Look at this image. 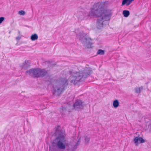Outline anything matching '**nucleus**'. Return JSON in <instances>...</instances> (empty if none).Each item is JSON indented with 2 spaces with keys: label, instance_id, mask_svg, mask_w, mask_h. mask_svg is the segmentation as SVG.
Masks as SVG:
<instances>
[{
  "label": "nucleus",
  "instance_id": "17",
  "mask_svg": "<svg viewBox=\"0 0 151 151\" xmlns=\"http://www.w3.org/2000/svg\"><path fill=\"white\" fill-rule=\"evenodd\" d=\"M90 140V138L89 137H86L85 138V142L86 143H88Z\"/></svg>",
  "mask_w": 151,
  "mask_h": 151
},
{
  "label": "nucleus",
  "instance_id": "12",
  "mask_svg": "<svg viewBox=\"0 0 151 151\" xmlns=\"http://www.w3.org/2000/svg\"><path fill=\"white\" fill-rule=\"evenodd\" d=\"M38 36L37 34H35L32 35L31 37V39L32 41H35L38 39Z\"/></svg>",
  "mask_w": 151,
  "mask_h": 151
},
{
  "label": "nucleus",
  "instance_id": "22",
  "mask_svg": "<svg viewBox=\"0 0 151 151\" xmlns=\"http://www.w3.org/2000/svg\"><path fill=\"white\" fill-rule=\"evenodd\" d=\"M107 25H109V23H108V24H107Z\"/></svg>",
  "mask_w": 151,
  "mask_h": 151
},
{
  "label": "nucleus",
  "instance_id": "21",
  "mask_svg": "<svg viewBox=\"0 0 151 151\" xmlns=\"http://www.w3.org/2000/svg\"><path fill=\"white\" fill-rule=\"evenodd\" d=\"M25 66H22V68H25Z\"/></svg>",
  "mask_w": 151,
  "mask_h": 151
},
{
  "label": "nucleus",
  "instance_id": "8",
  "mask_svg": "<svg viewBox=\"0 0 151 151\" xmlns=\"http://www.w3.org/2000/svg\"><path fill=\"white\" fill-rule=\"evenodd\" d=\"M112 12L111 10H104V21H109L112 15Z\"/></svg>",
  "mask_w": 151,
  "mask_h": 151
},
{
  "label": "nucleus",
  "instance_id": "1",
  "mask_svg": "<svg viewBox=\"0 0 151 151\" xmlns=\"http://www.w3.org/2000/svg\"><path fill=\"white\" fill-rule=\"evenodd\" d=\"M53 135L57 137L53 142V147L50 148V151H60V150H65L69 146V143L65 137L64 131L56 129Z\"/></svg>",
  "mask_w": 151,
  "mask_h": 151
},
{
  "label": "nucleus",
  "instance_id": "2",
  "mask_svg": "<svg viewBox=\"0 0 151 151\" xmlns=\"http://www.w3.org/2000/svg\"><path fill=\"white\" fill-rule=\"evenodd\" d=\"M88 16L91 18L98 17L97 22V27L99 29L102 28L104 22V3L95 4L91 8Z\"/></svg>",
  "mask_w": 151,
  "mask_h": 151
},
{
  "label": "nucleus",
  "instance_id": "10",
  "mask_svg": "<svg viewBox=\"0 0 151 151\" xmlns=\"http://www.w3.org/2000/svg\"><path fill=\"white\" fill-rule=\"evenodd\" d=\"M134 0H123L122 3V5L123 6L126 4L127 6H128Z\"/></svg>",
  "mask_w": 151,
  "mask_h": 151
},
{
  "label": "nucleus",
  "instance_id": "13",
  "mask_svg": "<svg viewBox=\"0 0 151 151\" xmlns=\"http://www.w3.org/2000/svg\"><path fill=\"white\" fill-rule=\"evenodd\" d=\"M122 14L124 17H127L129 15L130 13L129 11L124 10L123 11Z\"/></svg>",
  "mask_w": 151,
  "mask_h": 151
},
{
  "label": "nucleus",
  "instance_id": "6",
  "mask_svg": "<svg viewBox=\"0 0 151 151\" xmlns=\"http://www.w3.org/2000/svg\"><path fill=\"white\" fill-rule=\"evenodd\" d=\"M27 73L36 77H43L47 73L45 70H41L40 68L31 69L27 71Z\"/></svg>",
  "mask_w": 151,
  "mask_h": 151
},
{
  "label": "nucleus",
  "instance_id": "20",
  "mask_svg": "<svg viewBox=\"0 0 151 151\" xmlns=\"http://www.w3.org/2000/svg\"><path fill=\"white\" fill-rule=\"evenodd\" d=\"M78 14H82L81 16H83V17H84L85 16V14L82 13V12H78Z\"/></svg>",
  "mask_w": 151,
  "mask_h": 151
},
{
  "label": "nucleus",
  "instance_id": "16",
  "mask_svg": "<svg viewBox=\"0 0 151 151\" xmlns=\"http://www.w3.org/2000/svg\"><path fill=\"white\" fill-rule=\"evenodd\" d=\"M97 54H104V51L101 50H99L97 52Z\"/></svg>",
  "mask_w": 151,
  "mask_h": 151
},
{
  "label": "nucleus",
  "instance_id": "4",
  "mask_svg": "<svg viewBox=\"0 0 151 151\" xmlns=\"http://www.w3.org/2000/svg\"><path fill=\"white\" fill-rule=\"evenodd\" d=\"M68 85V81L65 79H61L53 86L54 91L57 95L60 94L63 91L65 86Z\"/></svg>",
  "mask_w": 151,
  "mask_h": 151
},
{
  "label": "nucleus",
  "instance_id": "19",
  "mask_svg": "<svg viewBox=\"0 0 151 151\" xmlns=\"http://www.w3.org/2000/svg\"><path fill=\"white\" fill-rule=\"evenodd\" d=\"M21 35H19L18 36L16 37V39L17 40H19L21 38Z\"/></svg>",
  "mask_w": 151,
  "mask_h": 151
},
{
  "label": "nucleus",
  "instance_id": "9",
  "mask_svg": "<svg viewBox=\"0 0 151 151\" xmlns=\"http://www.w3.org/2000/svg\"><path fill=\"white\" fill-rule=\"evenodd\" d=\"M134 142L136 145H137L141 143L144 142V140L141 137H136L134 140Z\"/></svg>",
  "mask_w": 151,
  "mask_h": 151
},
{
  "label": "nucleus",
  "instance_id": "14",
  "mask_svg": "<svg viewBox=\"0 0 151 151\" xmlns=\"http://www.w3.org/2000/svg\"><path fill=\"white\" fill-rule=\"evenodd\" d=\"M142 89V88L140 87L137 88L135 89V91L137 93H139Z\"/></svg>",
  "mask_w": 151,
  "mask_h": 151
},
{
  "label": "nucleus",
  "instance_id": "3",
  "mask_svg": "<svg viewBox=\"0 0 151 151\" xmlns=\"http://www.w3.org/2000/svg\"><path fill=\"white\" fill-rule=\"evenodd\" d=\"M91 72L90 69L87 68L83 69L78 73L77 71L73 69L69 71L70 76L69 79L71 83L75 84L83 78H86Z\"/></svg>",
  "mask_w": 151,
  "mask_h": 151
},
{
  "label": "nucleus",
  "instance_id": "18",
  "mask_svg": "<svg viewBox=\"0 0 151 151\" xmlns=\"http://www.w3.org/2000/svg\"><path fill=\"white\" fill-rule=\"evenodd\" d=\"M4 18L3 17H0V24H1L4 20Z\"/></svg>",
  "mask_w": 151,
  "mask_h": 151
},
{
  "label": "nucleus",
  "instance_id": "15",
  "mask_svg": "<svg viewBox=\"0 0 151 151\" xmlns=\"http://www.w3.org/2000/svg\"><path fill=\"white\" fill-rule=\"evenodd\" d=\"M18 14L20 15H24L25 14V12L23 10L19 11Z\"/></svg>",
  "mask_w": 151,
  "mask_h": 151
},
{
  "label": "nucleus",
  "instance_id": "7",
  "mask_svg": "<svg viewBox=\"0 0 151 151\" xmlns=\"http://www.w3.org/2000/svg\"><path fill=\"white\" fill-rule=\"evenodd\" d=\"M74 109L76 110H79L83 109V102L80 100H77L73 104Z\"/></svg>",
  "mask_w": 151,
  "mask_h": 151
},
{
  "label": "nucleus",
  "instance_id": "11",
  "mask_svg": "<svg viewBox=\"0 0 151 151\" xmlns=\"http://www.w3.org/2000/svg\"><path fill=\"white\" fill-rule=\"evenodd\" d=\"M119 105V103L118 101L117 100H116L114 101L113 103V105L114 108H117Z\"/></svg>",
  "mask_w": 151,
  "mask_h": 151
},
{
  "label": "nucleus",
  "instance_id": "5",
  "mask_svg": "<svg viewBox=\"0 0 151 151\" xmlns=\"http://www.w3.org/2000/svg\"><path fill=\"white\" fill-rule=\"evenodd\" d=\"M77 37L84 45L87 48L91 47L92 44V40L86 34L83 32H80L77 35Z\"/></svg>",
  "mask_w": 151,
  "mask_h": 151
}]
</instances>
